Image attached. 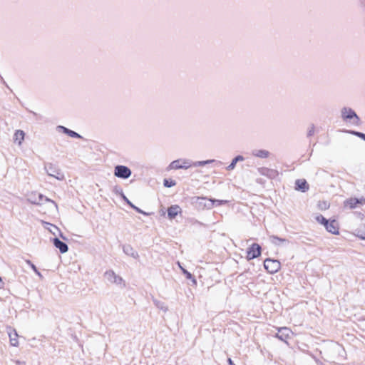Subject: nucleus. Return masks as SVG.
<instances>
[{
	"mask_svg": "<svg viewBox=\"0 0 365 365\" xmlns=\"http://www.w3.org/2000/svg\"><path fill=\"white\" fill-rule=\"evenodd\" d=\"M215 160H202V161H195L193 162V167H199V166H204L205 165L210 164L213 162H215Z\"/></svg>",
	"mask_w": 365,
	"mask_h": 365,
	"instance_id": "27",
	"label": "nucleus"
},
{
	"mask_svg": "<svg viewBox=\"0 0 365 365\" xmlns=\"http://www.w3.org/2000/svg\"><path fill=\"white\" fill-rule=\"evenodd\" d=\"M227 362H228L229 365H235V363L233 362V361L230 358L227 359Z\"/></svg>",
	"mask_w": 365,
	"mask_h": 365,
	"instance_id": "40",
	"label": "nucleus"
},
{
	"mask_svg": "<svg viewBox=\"0 0 365 365\" xmlns=\"http://www.w3.org/2000/svg\"><path fill=\"white\" fill-rule=\"evenodd\" d=\"M45 197L46 196H44L43 194L39 193L38 195V200H35L33 202V203L36 205H41L42 202L44 200Z\"/></svg>",
	"mask_w": 365,
	"mask_h": 365,
	"instance_id": "34",
	"label": "nucleus"
},
{
	"mask_svg": "<svg viewBox=\"0 0 365 365\" xmlns=\"http://www.w3.org/2000/svg\"><path fill=\"white\" fill-rule=\"evenodd\" d=\"M123 251L126 255L130 256L134 259L139 258L138 253L134 250L133 247L130 245H123Z\"/></svg>",
	"mask_w": 365,
	"mask_h": 365,
	"instance_id": "15",
	"label": "nucleus"
},
{
	"mask_svg": "<svg viewBox=\"0 0 365 365\" xmlns=\"http://www.w3.org/2000/svg\"><path fill=\"white\" fill-rule=\"evenodd\" d=\"M18 334L15 330H14V333H9V338H10V342L11 345L13 346H19V341L17 340Z\"/></svg>",
	"mask_w": 365,
	"mask_h": 365,
	"instance_id": "24",
	"label": "nucleus"
},
{
	"mask_svg": "<svg viewBox=\"0 0 365 365\" xmlns=\"http://www.w3.org/2000/svg\"><path fill=\"white\" fill-rule=\"evenodd\" d=\"M212 201L215 202V206H219V205L226 203L225 200L212 199Z\"/></svg>",
	"mask_w": 365,
	"mask_h": 365,
	"instance_id": "36",
	"label": "nucleus"
},
{
	"mask_svg": "<svg viewBox=\"0 0 365 365\" xmlns=\"http://www.w3.org/2000/svg\"><path fill=\"white\" fill-rule=\"evenodd\" d=\"M44 201H46V202H51V203H53L56 207H57V204H56V202L55 201H53V200H51V199L48 198L47 197H45V198H44Z\"/></svg>",
	"mask_w": 365,
	"mask_h": 365,
	"instance_id": "37",
	"label": "nucleus"
},
{
	"mask_svg": "<svg viewBox=\"0 0 365 365\" xmlns=\"http://www.w3.org/2000/svg\"><path fill=\"white\" fill-rule=\"evenodd\" d=\"M105 278L111 283L120 284L123 279L117 275L113 270H108L104 273Z\"/></svg>",
	"mask_w": 365,
	"mask_h": 365,
	"instance_id": "8",
	"label": "nucleus"
},
{
	"mask_svg": "<svg viewBox=\"0 0 365 365\" xmlns=\"http://www.w3.org/2000/svg\"><path fill=\"white\" fill-rule=\"evenodd\" d=\"M182 159H178L175 160H173L170 165H169V169H182V165L181 164Z\"/></svg>",
	"mask_w": 365,
	"mask_h": 365,
	"instance_id": "23",
	"label": "nucleus"
},
{
	"mask_svg": "<svg viewBox=\"0 0 365 365\" xmlns=\"http://www.w3.org/2000/svg\"><path fill=\"white\" fill-rule=\"evenodd\" d=\"M52 242L54 247L58 249L61 253H66L68 250V245L66 242L60 240L58 237L53 238Z\"/></svg>",
	"mask_w": 365,
	"mask_h": 365,
	"instance_id": "10",
	"label": "nucleus"
},
{
	"mask_svg": "<svg viewBox=\"0 0 365 365\" xmlns=\"http://www.w3.org/2000/svg\"><path fill=\"white\" fill-rule=\"evenodd\" d=\"M25 133L23 130H17L14 134L15 140L18 141L19 144L21 145V142L24 139Z\"/></svg>",
	"mask_w": 365,
	"mask_h": 365,
	"instance_id": "25",
	"label": "nucleus"
},
{
	"mask_svg": "<svg viewBox=\"0 0 365 365\" xmlns=\"http://www.w3.org/2000/svg\"><path fill=\"white\" fill-rule=\"evenodd\" d=\"M326 230L327 232L333 234L338 235L339 232V223L336 220H329L326 225Z\"/></svg>",
	"mask_w": 365,
	"mask_h": 365,
	"instance_id": "12",
	"label": "nucleus"
},
{
	"mask_svg": "<svg viewBox=\"0 0 365 365\" xmlns=\"http://www.w3.org/2000/svg\"><path fill=\"white\" fill-rule=\"evenodd\" d=\"M191 203L197 210H210L215 207V202L212 201V199L205 197H192L191 198Z\"/></svg>",
	"mask_w": 365,
	"mask_h": 365,
	"instance_id": "1",
	"label": "nucleus"
},
{
	"mask_svg": "<svg viewBox=\"0 0 365 365\" xmlns=\"http://www.w3.org/2000/svg\"><path fill=\"white\" fill-rule=\"evenodd\" d=\"M354 235L361 239L365 240V225L362 224L354 230Z\"/></svg>",
	"mask_w": 365,
	"mask_h": 365,
	"instance_id": "20",
	"label": "nucleus"
},
{
	"mask_svg": "<svg viewBox=\"0 0 365 365\" xmlns=\"http://www.w3.org/2000/svg\"><path fill=\"white\" fill-rule=\"evenodd\" d=\"M44 169L46 173L58 180H63L65 179V175L61 169L53 163H47L44 165Z\"/></svg>",
	"mask_w": 365,
	"mask_h": 365,
	"instance_id": "3",
	"label": "nucleus"
},
{
	"mask_svg": "<svg viewBox=\"0 0 365 365\" xmlns=\"http://www.w3.org/2000/svg\"><path fill=\"white\" fill-rule=\"evenodd\" d=\"M31 113H32V115L36 118V119H38L40 118V116L38 115V114H37L36 113L34 112V111H31V110H29Z\"/></svg>",
	"mask_w": 365,
	"mask_h": 365,
	"instance_id": "38",
	"label": "nucleus"
},
{
	"mask_svg": "<svg viewBox=\"0 0 365 365\" xmlns=\"http://www.w3.org/2000/svg\"><path fill=\"white\" fill-rule=\"evenodd\" d=\"M180 269H181L183 274L185 275V277L187 279H190L194 285H196L197 281H196L195 277L190 272H188L187 269H184L183 267H180Z\"/></svg>",
	"mask_w": 365,
	"mask_h": 365,
	"instance_id": "22",
	"label": "nucleus"
},
{
	"mask_svg": "<svg viewBox=\"0 0 365 365\" xmlns=\"http://www.w3.org/2000/svg\"><path fill=\"white\" fill-rule=\"evenodd\" d=\"M182 212L181 207L178 205H173L168 209V216L170 220L175 218V217Z\"/></svg>",
	"mask_w": 365,
	"mask_h": 365,
	"instance_id": "13",
	"label": "nucleus"
},
{
	"mask_svg": "<svg viewBox=\"0 0 365 365\" xmlns=\"http://www.w3.org/2000/svg\"><path fill=\"white\" fill-rule=\"evenodd\" d=\"M4 287V282L2 280L1 277L0 276V289H3Z\"/></svg>",
	"mask_w": 365,
	"mask_h": 365,
	"instance_id": "39",
	"label": "nucleus"
},
{
	"mask_svg": "<svg viewBox=\"0 0 365 365\" xmlns=\"http://www.w3.org/2000/svg\"><path fill=\"white\" fill-rule=\"evenodd\" d=\"M25 262L27 264L30 266V267L32 269V270L39 277H42L41 272L38 270L36 265L29 259H26Z\"/></svg>",
	"mask_w": 365,
	"mask_h": 365,
	"instance_id": "30",
	"label": "nucleus"
},
{
	"mask_svg": "<svg viewBox=\"0 0 365 365\" xmlns=\"http://www.w3.org/2000/svg\"><path fill=\"white\" fill-rule=\"evenodd\" d=\"M176 182L172 179H164L163 185L166 187H171L175 185Z\"/></svg>",
	"mask_w": 365,
	"mask_h": 365,
	"instance_id": "31",
	"label": "nucleus"
},
{
	"mask_svg": "<svg viewBox=\"0 0 365 365\" xmlns=\"http://www.w3.org/2000/svg\"><path fill=\"white\" fill-rule=\"evenodd\" d=\"M292 334V332L290 329L286 327H280L278 329V331L274 335V337L288 344L287 340L291 338Z\"/></svg>",
	"mask_w": 365,
	"mask_h": 365,
	"instance_id": "7",
	"label": "nucleus"
},
{
	"mask_svg": "<svg viewBox=\"0 0 365 365\" xmlns=\"http://www.w3.org/2000/svg\"><path fill=\"white\" fill-rule=\"evenodd\" d=\"M341 116L343 120L351 122L354 125H359L360 118L356 112L351 108L344 107L341 110Z\"/></svg>",
	"mask_w": 365,
	"mask_h": 365,
	"instance_id": "2",
	"label": "nucleus"
},
{
	"mask_svg": "<svg viewBox=\"0 0 365 365\" xmlns=\"http://www.w3.org/2000/svg\"><path fill=\"white\" fill-rule=\"evenodd\" d=\"M359 201L356 198H349L344 201V207H349L350 209L355 208Z\"/></svg>",
	"mask_w": 365,
	"mask_h": 365,
	"instance_id": "21",
	"label": "nucleus"
},
{
	"mask_svg": "<svg viewBox=\"0 0 365 365\" xmlns=\"http://www.w3.org/2000/svg\"><path fill=\"white\" fill-rule=\"evenodd\" d=\"M245 160L244 157L242 155H237L236 157H235L232 160V162L230 163V164L226 168V169L227 170H233L235 166H236V164L238 162H240V161H243Z\"/></svg>",
	"mask_w": 365,
	"mask_h": 365,
	"instance_id": "19",
	"label": "nucleus"
},
{
	"mask_svg": "<svg viewBox=\"0 0 365 365\" xmlns=\"http://www.w3.org/2000/svg\"><path fill=\"white\" fill-rule=\"evenodd\" d=\"M264 267L269 274H274L280 269L281 263L279 260L267 258L264 261Z\"/></svg>",
	"mask_w": 365,
	"mask_h": 365,
	"instance_id": "4",
	"label": "nucleus"
},
{
	"mask_svg": "<svg viewBox=\"0 0 365 365\" xmlns=\"http://www.w3.org/2000/svg\"><path fill=\"white\" fill-rule=\"evenodd\" d=\"M259 173L270 179H274L278 175V171L274 169H271L265 167L258 168Z\"/></svg>",
	"mask_w": 365,
	"mask_h": 365,
	"instance_id": "9",
	"label": "nucleus"
},
{
	"mask_svg": "<svg viewBox=\"0 0 365 365\" xmlns=\"http://www.w3.org/2000/svg\"><path fill=\"white\" fill-rule=\"evenodd\" d=\"M46 224L51 227H45L46 229L49 230V231L53 234V235H56V232L55 231H58L60 232L59 229L58 228V227H56V225H53V224H51V223H48V222H46Z\"/></svg>",
	"mask_w": 365,
	"mask_h": 365,
	"instance_id": "32",
	"label": "nucleus"
},
{
	"mask_svg": "<svg viewBox=\"0 0 365 365\" xmlns=\"http://www.w3.org/2000/svg\"><path fill=\"white\" fill-rule=\"evenodd\" d=\"M57 130L62 131L64 134H66L67 135L73 138H78V139H83V136H81L78 133L68 129L66 127H64L63 125H58L56 128Z\"/></svg>",
	"mask_w": 365,
	"mask_h": 365,
	"instance_id": "11",
	"label": "nucleus"
},
{
	"mask_svg": "<svg viewBox=\"0 0 365 365\" xmlns=\"http://www.w3.org/2000/svg\"><path fill=\"white\" fill-rule=\"evenodd\" d=\"M351 133L354 134V135L361 138L365 141V133L359 132V131H350Z\"/></svg>",
	"mask_w": 365,
	"mask_h": 365,
	"instance_id": "33",
	"label": "nucleus"
},
{
	"mask_svg": "<svg viewBox=\"0 0 365 365\" xmlns=\"http://www.w3.org/2000/svg\"><path fill=\"white\" fill-rule=\"evenodd\" d=\"M261 246L257 243H253L247 250L246 258L249 261L259 257L261 255Z\"/></svg>",
	"mask_w": 365,
	"mask_h": 365,
	"instance_id": "5",
	"label": "nucleus"
},
{
	"mask_svg": "<svg viewBox=\"0 0 365 365\" xmlns=\"http://www.w3.org/2000/svg\"><path fill=\"white\" fill-rule=\"evenodd\" d=\"M252 154L257 158H267L269 155V152L266 150H252Z\"/></svg>",
	"mask_w": 365,
	"mask_h": 365,
	"instance_id": "18",
	"label": "nucleus"
},
{
	"mask_svg": "<svg viewBox=\"0 0 365 365\" xmlns=\"http://www.w3.org/2000/svg\"><path fill=\"white\" fill-rule=\"evenodd\" d=\"M309 188V184L304 179H298L295 181V189L302 192H307Z\"/></svg>",
	"mask_w": 365,
	"mask_h": 365,
	"instance_id": "14",
	"label": "nucleus"
},
{
	"mask_svg": "<svg viewBox=\"0 0 365 365\" xmlns=\"http://www.w3.org/2000/svg\"><path fill=\"white\" fill-rule=\"evenodd\" d=\"M315 220L317 222L323 225L324 227H326V225H327L329 220L326 219L322 215H319L315 217Z\"/></svg>",
	"mask_w": 365,
	"mask_h": 365,
	"instance_id": "29",
	"label": "nucleus"
},
{
	"mask_svg": "<svg viewBox=\"0 0 365 365\" xmlns=\"http://www.w3.org/2000/svg\"><path fill=\"white\" fill-rule=\"evenodd\" d=\"M132 174L131 170L125 165H116L114 170V175L121 179H128Z\"/></svg>",
	"mask_w": 365,
	"mask_h": 365,
	"instance_id": "6",
	"label": "nucleus"
},
{
	"mask_svg": "<svg viewBox=\"0 0 365 365\" xmlns=\"http://www.w3.org/2000/svg\"><path fill=\"white\" fill-rule=\"evenodd\" d=\"M153 302L157 308H158L161 310H163L164 312L168 311V307L165 306L164 302L159 301L158 299H153Z\"/></svg>",
	"mask_w": 365,
	"mask_h": 365,
	"instance_id": "26",
	"label": "nucleus"
},
{
	"mask_svg": "<svg viewBox=\"0 0 365 365\" xmlns=\"http://www.w3.org/2000/svg\"><path fill=\"white\" fill-rule=\"evenodd\" d=\"M120 195L122 197V199L131 207L133 208V210H135L138 213H140V214H143L144 215H148V213L144 212L143 210H142L141 209H140L139 207H136L135 205H133V203H132L127 197L126 196L124 195L123 192L122 190H120Z\"/></svg>",
	"mask_w": 365,
	"mask_h": 365,
	"instance_id": "16",
	"label": "nucleus"
},
{
	"mask_svg": "<svg viewBox=\"0 0 365 365\" xmlns=\"http://www.w3.org/2000/svg\"><path fill=\"white\" fill-rule=\"evenodd\" d=\"M61 237H62L63 239L66 240V237H64L62 234H61Z\"/></svg>",
	"mask_w": 365,
	"mask_h": 365,
	"instance_id": "42",
	"label": "nucleus"
},
{
	"mask_svg": "<svg viewBox=\"0 0 365 365\" xmlns=\"http://www.w3.org/2000/svg\"><path fill=\"white\" fill-rule=\"evenodd\" d=\"M269 239L273 245H277V246H279V245H282L283 243L289 242L287 239L282 238V237H277L276 235H269Z\"/></svg>",
	"mask_w": 365,
	"mask_h": 365,
	"instance_id": "17",
	"label": "nucleus"
},
{
	"mask_svg": "<svg viewBox=\"0 0 365 365\" xmlns=\"http://www.w3.org/2000/svg\"><path fill=\"white\" fill-rule=\"evenodd\" d=\"M314 133V125L312 124L310 128H309V130H308V133H307V136L308 137H310L312 135H313Z\"/></svg>",
	"mask_w": 365,
	"mask_h": 365,
	"instance_id": "35",
	"label": "nucleus"
},
{
	"mask_svg": "<svg viewBox=\"0 0 365 365\" xmlns=\"http://www.w3.org/2000/svg\"><path fill=\"white\" fill-rule=\"evenodd\" d=\"M1 79L2 83L9 88V86L6 85V83L5 81L4 80V78L2 77H1Z\"/></svg>",
	"mask_w": 365,
	"mask_h": 365,
	"instance_id": "41",
	"label": "nucleus"
},
{
	"mask_svg": "<svg viewBox=\"0 0 365 365\" xmlns=\"http://www.w3.org/2000/svg\"><path fill=\"white\" fill-rule=\"evenodd\" d=\"M181 163L182 165V169H187L193 167V161L189 159H182Z\"/></svg>",
	"mask_w": 365,
	"mask_h": 365,
	"instance_id": "28",
	"label": "nucleus"
}]
</instances>
